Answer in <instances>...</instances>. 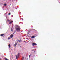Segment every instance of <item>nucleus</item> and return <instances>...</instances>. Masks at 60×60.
Here are the masks:
<instances>
[{
  "instance_id": "obj_1",
  "label": "nucleus",
  "mask_w": 60,
  "mask_h": 60,
  "mask_svg": "<svg viewBox=\"0 0 60 60\" xmlns=\"http://www.w3.org/2000/svg\"><path fill=\"white\" fill-rule=\"evenodd\" d=\"M15 28H16L15 29L17 31V32L20 31V30L21 29L19 26L18 25H16L15 26Z\"/></svg>"
},
{
  "instance_id": "obj_2",
  "label": "nucleus",
  "mask_w": 60,
  "mask_h": 60,
  "mask_svg": "<svg viewBox=\"0 0 60 60\" xmlns=\"http://www.w3.org/2000/svg\"><path fill=\"white\" fill-rule=\"evenodd\" d=\"M20 54V53H19L18 54H17L16 55V59H18V58H19V55Z\"/></svg>"
},
{
  "instance_id": "obj_3",
  "label": "nucleus",
  "mask_w": 60,
  "mask_h": 60,
  "mask_svg": "<svg viewBox=\"0 0 60 60\" xmlns=\"http://www.w3.org/2000/svg\"><path fill=\"white\" fill-rule=\"evenodd\" d=\"M32 45L33 46H34V45H37V44H36V43H33L32 44Z\"/></svg>"
},
{
  "instance_id": "obj_4",
  "label": "nucleus",
  "mask_w": 60,
  "mask_h": 60,
  "mask_svg": "<svg viewBox=\"0 0 60 60\" xmlns=\"http://www.w3.org/2000/svg\"><path fill=\"white\" fill-rule=\"evenodd\" d=\"M13 34H11L10 36V37L11 38H12L13 37Z\"/></svg>"
},
{
  "instance_id": "obj_5",
  "label": "nucleus",
  "mask_w": 60,
  "mask_h": 60,
  "mask_svg": "<svg viewBox=\"0 0 60 60\" xmlns=\"http://www.w3.org/2000/svg\"><path fill=\"white\" fill-rule=\"evenodd\" d=\"M10 39H11L10 37H8V40H10Z\"/></svg>"
},
{
  "instance_id": "obj_6",
  "label": "nucleus",
  "mask_w": 60,
  "mask_h": 60,
  "mask_svg": "<svg viewBox=\"0 0 60 60\" xmlns=\"http://www.w3.org/2000/svg\"><path fill=\"white\" fill-rule=\"evenodd\" d=\"M12 22H13V21H11V22H10L9 23V24H11V23H12Z\"/></svg>"
},
{
  "instance_id": "obj_7",
  "label": "nucleus",
  "mask_w": 60,
  "mask_h": 60,
  "mask_svg": "<svg viewBox=\"0 0 60 60\" xmlns=\"http://www.w3.org/2000/svg\"><path fill=\"white\" fill-rule=\"evenodd\" d=\"M8 46L9 48H11V45H8Z\"/></svg>"
},
{
  "instance_id": "obj_8",
  "label": "nucleus",
  "mask_w": 60,
  "mask_h": 60,
  "mask_svg": "<svg viewBox=\"0 0 60 60\" xmlns=\"http://www.w3.org/2000/svg\"><path fill=\"white\" fill-rule=\"evenodd\" d=\"M17 41H19V42H20L21 41V40H19V39H18Z\"/></svg>"
},
{
  "instance_id": "obj_9",
  "label": "nucleus",
  "mask_w": 60,
  "mask_h": 60,
  "mask_svg": "<svg viewBox=\"0 0 60 60\" xmlns=\"http://www.w3.org/2000/svg\"><path fill=\"white\" fill-rule=\"evenodd\" d=\"M0 36H4V34H1L0 35Z\"/></svg>"
},
{
  "instance_id": "obj_10",
  "label": "nucleus",
  "mask_w": 60,
  "mask_h": 60,
  "mask_svg": "<svg viewBox=\"0 0 60 60\" xmlns=\"http://www.w3.org/2000/svg\"><path fill=\"white\" fill-rule=\"evenodd\" d=\"M17 45V44L15 43L14 45L15 46H16Z\"/></svg>"
},
{
  "instance_id": "obj_11",
  "label": "nucleus",
  "mask_w": 60,
  "mask_h": 60,
  "mask_svg": "<svg viewBox=\"0 0 60 60\" xmlns=\"http://www.w3.org/2000/svg\"><path fill=\"white\" fill-rule=\"evenodd\" d=\"M35 38V37L33 36H32V38Z\"/></svg>"
},
{
  "instance_id": "obj_12",
  "label": "nucleus",
  "mask_w": 60,
  "mask_h": 60,
  "mask_svg": "<svg viewBox=\"0 0 60 60\" xmlns=\"http://www.w3.org/2000/svg\"><path fill=\"white\" fill-rule=\"evenodd\" d=\"M7 20L8 21V22H10V21H11V20H8V19Z\"/></svg>"
},
{
  "instance_id": "obj_13",
  "label": "nucleus",
  "mask_w": 60,
  "mask_h": 60,
  "mask_svg": "<svg viewBox=\"0 0 60 60\" xmlns=\"http://www.w3.org/2000/svg\"><path fill=\"white\" fill-rule=\"evenodd\" d=\"M4 6H6V4H4Z\"/></svg>"
},
{
  "instance_id": "obj_14",
  "label": "nucleus",
  "mask_w": 60,
  "mask_h": 60,
  "mask_svg": "<svg viewBox=\"0 0 60 60\" xmlns=\"http://www.w3.org/2000/svg\"><path fill=\"white\" fill-rule=\"evenodd\" d=\"M34 50H34V49H33V50H32V51H34Z\"/></svg>"
},
{
  "instance_id": "obj_15",
  "label": "nucleus",
  "mask_w": 60,
  "mask_h": 60,
  "mask_svg": "<svg viewBox=\"0 0 60 60\" xmlns=\"http://www.w3.org/2000/svg\"><path fill=\"white\" fill-rule=\"evenodd\" d=\"M8 15H11V13H9L8 14Z\"/></svg>"
},
{
  "instance_id": "obj_16",
  "label": "nucleus",
  "mask_w": 60,
  "mask_h": 60,
  "mask_svg": "<svg viewBox=\"0 0 60 60\" xmlns=\"http://www.w3.org/2000/svg\"><path fill=\"white\" fill-rule=\"evenodd\" d=\"M31 26V27H33V26Z\"/></svg>"
},
{
  "instance_id": "obj_17",
  "label": "nucleus",
  "mask_w": 60,
  "mask_h": 60,
  "mask_svg": "<svg viewBox=\"0 0 60 60\" xmlns=\"http://www.w3.org/2000/svg\"><path fill=\"white\" fill-rule=\"evenodd\" d=\"M5 15H7V13H6L5 14Z\"/></svg>"
},
{
  "instance_id": "obj_18",
  "label": "nucleus",
  "mask_w": 60,
  "mask_h": 60,
  "mask_svg": "<svg viewBox=\"0 0 60 60\" xmlns=\"http://www.w3.org/2000/svg\"><path fill=\"white\" fill-rule=\"evenodd\" d=\"M12 28H11V30L12 31V29H12Z\"/></svg>"
},
{
  "instance_id": "obj_19",
  "label": "nucleus",
  "mask_w": 60,
  "mask_h": 60,
  "mask_svg": "<svg viewBox=\"0 0 60 60\" xmlns=\"http://www.w3.org/2000/svg\"><path fill=\"white\" fill-rule=\"evenodd\" d=\"M35 30V31H36V30H35L34 29H33V30Z\"/></svg>"
},
{
  "instance_id": "obj_20",
  "label": "nucleus",
  "mask_w": 60,
  "mask_h": 60,
  "mask_svg": "<svg viewBox=\"0 0 60 60\" xmlns=\"http://www.w3.org/2000/svg\"><path fill=\"white\" fill-rule=\"evenodd\" d=\"M23 59H24V57H22Z\"/></svg>"
},
{
  "instance_id": "obj_21",
  "label": "nucleus",
  "mask_w": 60,
  "mask_h": 60,
  "mask_svg": "<svg viewBox=\"0 0 60 60\" xmlns=\"http://www.w3.org/2000/svg\"><path fill=\"white\" fill-rule=\"evenodd\" d=\"M26 30H27V29L26 30Z\"/></svg>"
},
{
  "instance_id": "obj_22",
  "label": "nucleus",
  "mask_w": 60,
  "mask_h": 60,
  "mask_svg": "<svg viewBox=\"0 0 60 60\" xmlns=\"http://www.w3.org/2000/svg\"><path fill=\"white\" fill-rule=\"evenodd\" d=\"M24 42H26V41H24Z\"/></svg>"
},
{
  "instance_id": "obj_23",
  "label": "nucleus",
  "mask_w": 60,
  "mask_h": 60,
  "mask_svg": "<svg viewBox=\"0 0 60 60\" xmlns=\"http://www.w3.org/2000/svg\"><path fill=\"white\" fill-rule=\"evenodd\" d=\"M29 57H30V55H29Z\"/></svg>"
},
{
  "instance_id": "obj_24",
  "label": "nucleus",
  "mask_w": 60,
  "mask_h": 60,
  "mask_svg": "<svg viewBox=\"0 0 60 60\" xmlns=\"http://www.w3.org/2000/svg\"><path fill=\"white\" fill-rule=\"evenodd\" d=\"M22 20L23 21V20H23V19H22Z\"/></svg>"
},
{
  "instance_id": "obj_25",
  "label": "nucleus",
  "mask_w": 60,
  "mask_h": 60,
  "mask_svg": "<svg viewBox=\"0 0 60 60\" xmlns=\"http://www.w3.org/2000/svg\"><path fill=\"white\" fill-rule=\"evenodd\" d=\"M31 55H32L31 54L30 55V56H31Z\"/></svg>"
},
{
  "instance_id": "obj_26",
  "label": "nucleus",
  "mask_w": 60,
  "mask_h": 60,
  "mask_svg": "<svg viewBox=\"0 0 60 60\" xmlns=\"http://www.w3.org/2000/svg\"><path fill=\"white\" fill-rule=\"evenodd\" d=\"M14 33H15L16 32V31H14Z\"/></svg>"
},
{
  "instance_id": "obj_27",
  "label": "nucleus",
  "mask_w": 60,
  "mask_h": 60,
  "mask_svg": "<svg viewBox=\"0 0 60 60\" xmlns=\"http://www.w3.org/2000/svg\"><path fill=\"white\" fill-rule=\"evenodd\" d=\"M25 43H26V42H25Z\"/></svg>"
},
{
  "instance_id": "obj_28",
  "label": "nucleus",
  "mask_w": 60,
  "mask_h": 60,
  "mask_svg": "<svg viewBox=\"0 0 60 60\" xmlns=\"http://www.w3.org/2000/svg\"><path fill=\"white\" fill-rule=\"evenodd\" d=\"M34 52H35V51H34Z\"/></svg>"
},
{
  "instance_id": "obj_29",
  "label": "nucleus",
  "mask_w": 60,
  "mask_h": 60,
  "mask_svg": "<svg viewBox=\"0 0 60 60\" xmlns=\"http://www.w3.org/2000/svg\"><path fill=\"white\" fill-rule=\"evenodd\" d=\"M15 0V1H16V0Z\"/></svg>"
},
{
  "instance_id": "obj_30",
  "label": "nucleus",
  "mask_w": 60,
  "mask_h": 60,
  "mask_svg": "<svg viewBox=\"0 0 60 60\" xmlns=\"http://www.w3.org/2000/svg\"><path fill=\"white\" fill-rule=\"evenodd\" d=\"M14 34V33H13V34Z\"/></svg>"
},
{
  "instance_id": "obj_31",
  "label": "nucleus",
  "mask_w": 60,
  "mask_h": 60,
  "mask_svg": "<svg viewBox=\"0 0 60 60\" xmlns=\"http://www.w3.org/2000/svg\"><path fill=\"white\" fill-rule=\"evenodd\" d=\"M16 1H17V0Z\"/></svg>"
}]
</instances>
